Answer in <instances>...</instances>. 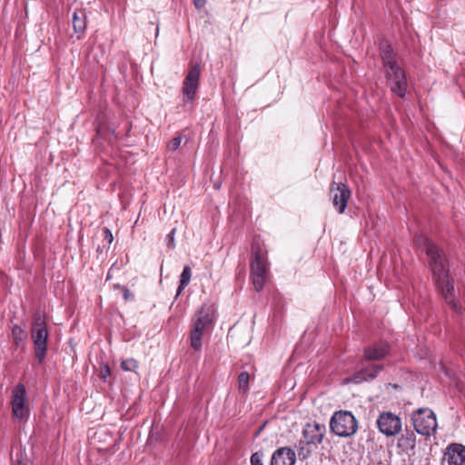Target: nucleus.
Instances as JSON below:
<instances>
[{
	"label": "nucleus",
	"instance_id": "obj_1",
	"mask_svg": "<svg viewBox=\"0 0 465 465\" xmlns=\"http://www.w3.org/2000/svg\"><path fill=\"white\" fill-rule=\"evenodd\" d=\"M415 244L425 251L430 257L433 278L445 302L454 312L460 314L462 309L454 297V284L450 279L446 260L440 254L437 247L424 235H418Z\"/></svg>",
	"mask_w": 465,
	"mask_h": 465
},
{
	"label": "nucleus",
	"instance_id": "obj_2",
	"mask_svg": "<svg viewBox=\"0 0 465 465\" xmlns=\"http://www.w3.org/2000/svg\"><path fill=\"white\" fill-rule=\"evenodd\" d=\"M381 57L391 91L399 97L406 94L408 80L404 70L398 64L391 45L383 41L380 44Z\"/></svg>",
	"mask_w": 465,
	"mask_h": 465
},
{
	"label": "nucleus",
	"instance_id": "obj_3",
	"mask_svg": "<svg viewBox=\"0 0 465 465\" xmlns=\"http://www.w3.org/2000/svg\"><path fill=\"white\" fill-rule=\"evenodd\" d=\"M330 427L340 437H351L356 433L358 422L351 411H339L332 415Z\"/></svg>",
	"mask_w": 465,
	"mask_h": 465
},
{
	"label": "nucleus",
	"instance_id": "obj_4",
	"mask_svg": "<svg viewBox=\"0 0 465 465\" xmlns=\"http://www.w3.org/2000/svg\"><path fill=\"white\" fill-rule=\"evenodd\" d=\"M411 421L415 430L420 435L430 436L436 431V415L429 408H420L413 411Z\"/></svg>",
	"mask_w": 465,
	"mask_h": 465
},
{
	"label": "nucleus",
	"instance_id": "obj_5",
	"mask_svg": "<svg viewBox=\"0 0 465 465\" xmlns=\"http://www.w3.org/2000/svg\"><path fill=\"white\" fill-rule=\"evenodd\" d=\"M31 335L34 342L35 357L39 362H42L46 354L48 331L45 322L40 315L35 317Z\"/></svg>",
	"mask_w": 465,
	"mask_h": 465
},
{
	"label": "nucleus",
	"instance_id": "obj_6",
	"mask_svg": "<svg viewBox=\"0 0 465 465\" xmlns=\"http://www.w3.org/2000/svg\"><path fill=\"white\" fill-rule=\"evenodd\" d=\"M269 273V264L266 255L261 250L255 251L251 262V276L252 284L257 292L262 290Z\"/></svg>",
	"mask_w": 465,
	"mask_h": 465
},
{
	"label": "nucleus",
	"instance_id": "obj_7",
	"mask_svg": "<svg viewBox=\"0 0 465 465\" xmlns=\"http://www.w3.org/2000/svg\"><path fill=\"white\" fill-rule=\"evenodd\" d=\"M12 412L15 419L25 420L29 415V406L26 400V391L23 384L16 385L11 396Z\"/></svg>",
	"mask_w": 465,
	"mask_h": 465
},
{
	"label": "nucleus",
	"instance_id": "obj_8",
	"mask_svg": "<svg viewBox=\"0 0 465 465\" xmlns=\"http://www.w3.org/2000/svg\"><path fill=\"white\" fill-rule=\"evenodd\" d=\"M377 425L380 431L389 437L397 435L401 430V419L391 412L381 414Z\"/></svg>",
	"mask_w": 465,
	"mask_h": 465
},
{
	"label": "nucleus",
	"instance_id": "obj_9",
	"mask_svg": "<svg viewBox=\"0 0 465 465\" xmlns=\"http://www.w3.org/2000/svg\"><path fill=\"white\" fill-rule=\"evenodd\" d=\"M331 197L333 206L340 213H342L351 197V191L343 183H333L331 187Z\"/></svg>",
	"mask_w": 465,
	"mask_h": 465
},
{
	"label": "nucleus",
	"instance_id": "obj_10",
	"mask_svg": "<svg viewBox=\"0 0 465 465\" xmlns=\"http://www.w3.org/2000/svg\"><path fill=\"white\" fill-rule=\"evenodd\" d=\"M216 308L213 303H203L196 312L192 322L199 325L201 328L213 330L215 320Z\"/></svg>",
	"mask_w": 465,
	"mask_h": 465
},
{
	"label": "nucleus",
	"instance_id": "obj_11",
	"mask_svg": "<svg viewBox=\"0 0 465 465\" xmlns=\"http://www.w3.org/2000/svg\"><path fill=\"white\" fill-rule=\"evenodd\" d=\"M201 68L198 64L191 66L183 84V94L188 101H193L199 85Z\"/></svg>",
	"mask_w": 465,
	"mask_h": 465
},
{
	"label": "nucleus",
	"instance_id": "obj_12",
	"mask_svg": "<svg viewBox=\"0 0 465 465\" xmlns=\"http://www.w3.org/2000/svg\"><path fill=\"white\" fill-rule=\"evenodd\" d=\"M326 428L317 422L307 423L302 430L305 441L308 444H318L322 441Z\"/></svg>",
	"mask_w": 465,
	"mask_h": 465
},
{
	"label": "nucleus",
	"instance_id": "obj_13",
	"mask_svg": "<svg viewBox=\"0 0 465 465\" xmlns=\"http://www.w3.org/2000/svg\"><path fill=\"white\" fill-rule=\"evenodd\" d=\"M444 456L448 465H464L465 446L460 443H451L447 447Z\"/></svg>",
	"mask_w": 465,
	"mask_h": 465
},
{
	"label": "nucleus",
	"instance_id": "obj_14",
	"mask_svg": "<svg viewBox=\"0 0 465 465\" xmlns=\"http://www.w3.org/2000/svg\"><path fill=\"white\" fill-rule=\"evenodd\" d=\"M296 461L295 452L287 447L280 448L272 457L271 465H294Z\"/></svg>",
	"mask_w": 465,
	"mask_h": 465
},
{
	"label": "nucleus",
	"instance_id": "obj_15",
	"mask_svg": "<svg viewBox=\"0 0 465 465\" xmlns=\"http://www.w3.org/2000/svg\"><path fill=\"white\" fill-rule=\"evenodd\" d=\"M389 351V344L384 341H380L365 348L364 358L370 361H378L384 358Z\"/></svg>",
	"mask_w": 465,
	"mask_h": 465
},
{
	"label": "nucleus",
	"instance_id": "obj_16",
	"mask_svg": "<svg viewBox=\"0 0 465 465\" xmlns=\"http://www.w3.org/2000/svg\"><path fill=\"white\" fill-rule=\"evenodd\" d=\"M209 331V330L201 328L199 325H196L192 322V329L190 332V345L194 351L202 350V339L203 335Z\"/></svg>",
	"mask_w": 465,
	"mask_h": 465
},
{
	"label": "nucleus",
	"instance_id": "obj_17",
	"mask_svg": "<svg viewBox=\"0 0 465 465\" xmlns=\"http://www.w3.org/2000/svg\"><path fill=\"white\" fill-rule=\"evenodd\" d=\"M382 370V365H370L358 372L353 380L355 382H361L373 380Z\"/></svg>",
	"mask_w": 465,
	"mask_h": 465
},
{
	"label": "nucleus",
	"instance_id": "obj_18",
	"mask_svg": "<svg viewBox=\"0 0 465 465\" xmlns=\"http://www.w3.org/2000/svg\"><path fill=\"white\" fill-rule=\"evenodd\" d=\"M399 446L403 450H413L416 446V435L413 431L406 430L399 440Z\"/></svg>",
	"mask_w": 465,
	"mask_h": 465
},
{
	"label": "nucleus",
	"instance_id": "obj_19",
	"mask_svg": "<svg viewBox=\"0 0 465 465\" xmlns=\"http://www.w3.org/2000/svg\"><path fill=\"white\" fill-rule=\"evenodd\" d=\"M73 26L76 33H83L86 27V15L83 11H75L73 15Z\"/></svg>",
	"mask_w": 465,
	"mask_h": 465
},
{
	"label": "nucleus",
	"instance_id": "obj_20",
	"mask_svg": "<svg viewBox=\"0 0 465 465\" xmlns=\"http://www.w3.org/2000/svg\"><path fill=\"white\" fill-rule=\"evenodd\" d=\"M192 277V271L190 266L186 265L183 267V270L182 272L181 277H180V284L177 289V294H180L183 290L189 284Z\"/></svg>",
	"mask_w": 465,
	"mask_h": 465
},
{
	"label": "nucleus",
	"instance_id": "obj_21",
	"mask_svg": "<svg viewBox=\"0 0 465 465\" xmlns=\"http://www.w3.org/2000/svg\"><path fill=\"white\" fill-rule=\"evenodd\" d=\"M12 338L15 345L20 346V344L25 340L26 333L20 326L15 325L12 328Z\"/></svg>",
	"mask_w": 465,
	"mask_h": 465
},
{
	"label": "nucleus",
	"instance_id": "obj_22",
	"mask_svg": "<svg viewBox=\"0 0 465 465\" xmlns=\"http://www.w3.org/2000/svg\"><path fill=\"white\" fill-rule=\"evenodd\" d=\"M250 375L247 371H242L238 376V389L241 392L246 393L249 390Z\"/></svg>",
	"mask_w": 465,
	"mask_h": 465
},
{
	"label": "nucleus",
	"instance_id": "obj_23",
	"mask_svg": "<svg viewBox=\"0 0 465 465\" xmlns=\"http://www.w3.org/2000/svg\"><path fill=\"white\" fill-rule=\"evenodd\" d=\"M121 367L125 371H134L138 368V362L134 359H126L121 362Z\"/></svg>",
	"mask_w": 465,
	"mask_h": 465
},
{
	"label": "nucleus",
	"instance_id": "obj_24",
	"mask_svg": "<svg viewBox=\"0 0 465 465\" xmlns=\"http://www.w3.org/2000/svg\"><path fill=\"white\" fill-rule=\"evenodd\" d=\"M182 139L183 137L182 136H176L174 137L167 145V149L169 151H175L176 149L179 148V146L181 145V143H182Z\"/></svg>",
	"mask_w": 465,
	"mask_h": 465
},
{
	"label": "nucleus",
	"instance_id": "obj_25",
	"mask_svg": "<svg viewBox=\"0 0 465 465\" xmlns=\"http://www.w3.org/2000/svg\"><path fill=\"white\" fill-rule=\"evenodd\" d=\"M251 465H263L262 463V454L260 452H255L251 456L250 460Z\"/></svg>",
	"mask_w": 465,
	"mask_h": 465
},
{
	"label": "nucleus",
	"instance_id": "obj_26",
	"mask_svg": "<svg viewBox=\"0 0 465 465\" xmlns=\"http://www.w3.org/2000/svg\"><path fill=\"white\" fill-rule=\"evenodd\" d=\"M174 233H175V229H173L167 236L168 237L167 245L169 248H174Z\"/></svg>",
	"mask_w": 465,
	"mask_h": 465
},
{
	"label": "nucleus",
	"instance_id": "obj_27",
	"mask_svg": "<svg viewBox=\"0 0 465 465\" xmlns=\"http://www.w3.org/2000/svg\"><path fill=\"white\" fill-rule=\"evenodd\" d=\"M104 232V239L109 242L111 243L114 240V237H113V234L111 232V231L108 229V228H104L103 230Z\"/></svg>",
	"mask_w": 465,
	"mask_h": 465
},
{
	"label": "nucleus",
	"instance_id": "obj_28",
	"mask_svg": "<svg viewBox=\"0 0 465 465\" xmlns=\"http://www.w3.org/2000/svg\"><path fill=\"white\" fill-rule=\"evenodd\" d=\"M134 295L133 292H131L128 289L124 288V299L125 301H132L134 300Z\"/></svg>",
	"mask_w": 465,
	"mask_h": 465
},
{
	"label": "nucleus",
	"instance_id": "obj_29",
	"mask_svg": "<svg viewBox=\"0 0 465 465\" xmlns=\"http://www.w3.org/2000/svg\"><path fill=\"white\" fill-rule=\"evenodd\" d=\"M193 5L197 9H202L206 4V0H193Z\"/></svg>",
	"mask_w": 465,
	"mask_h": 465
},
{
	"label": "nucleus",
	"instance_id": "obj_30",
	"mask_svg": "<svg viewBox=\"0 0 465 465\" xmlns=\"http://www.w3.org/2000/svg\"><path fill=\"white\" fill-rule=\"evenodd\" d=\"M109 375H110V368L108 366H104V368L102 370V376L104 379H105Z\"/></svg>",
	"mask_w": 465,
	"mask_h": 465
},
{
	"label": "nucleus",
	"instance_id": "obj_31",
	"mask_svg": "<svg viewBox=\"0 0 465 465\" xmlns=\"http://www.w3.org/2000/svg\"><path fill=\"white\" fill-rule=\"evenodd\" d=\"M13 465H24L20 460H17Z\"/></svg>",
	"mask_w": 465,
	"mask_h": 465
}]
</instances>
